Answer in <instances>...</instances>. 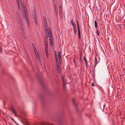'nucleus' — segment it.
Listing matches in <instances>:
<instances>
[{"mask_svg":"<svg viewBox=\"0 0 125 125\" xmlns=\"http://www.w3.org/2000/svg\"><path fill=\"white\" fill-rule=\"evenodd\" d=\"M83 59L85 61V65L86 67H88V66H87L88 62L87 60L86 59L85 56H84Z\"/></svg>","mask_w":125,"mask_h":125,"instance_id":"nucleus-10","label":"nucleus"},{"mask_svg":"<svg viewBox=\"0 0 125 125\" xmlns=\"http://www.w3.org/2000/svg\"><path fill=\"white\" fill-rule=\"evenodd\" d=\"M62 10H60V12L59 13L60 15V16H61L62 15Z\"/></svg>","mask_w":125,"mask_h":125,"instance_id":"nucleus-24","label":"nucleus"},{"mask_svg":"<svg viewBox=\"0 0 125 125\" xmlns=\"http://www.w3.org/2000/svg\"><path fill=\"white\" fill-rule=\"evenodd\" d=\"M23 16H24V13H23Z\"/></svg>","mask_w":125,"mask_h":125,"instance_id":"nucleus-40","label":"nucleus"},{"mask_svg":"<svg viewBox=\"0 0 125 125\" xmlns=\"http://www.w3.org/2000/svg\"><path fill=\"white\" fill-rule=\"evenodd\" d=\"M62 82L63 83V85H64L63 88H64L65 87L64 85H66V83H65L64 79L63 78H63H62Z\"/></svg>","mask_w":125,"mask_h":125,"instance_id":"nucleus-14","label":"nucleus"},{"mask_svg":"<svg viewBox=\"0 0 125 125\" xmlns=\"http://www.w3.org/2000/svg\"><path fill=\"white\" fill-rule=\"evenodd\" d=\"M11 109L12 111L13 112L15 115L16 116V113H15V111L13 109V108H11Z\"/></svg>","mask_w":125,"mask_h":125,"instance_id":"nucleus-21","label":"nucleus"},{"mask_svg":"<svg viewBox=\"0 0 125 125\" xmlns=\"http://www.w3.org/2000/svg\"><path fill=\"white\" fill-rule=\"evenodd\" d=\"M35 22H36V24H37V20L36 19H35Z\"/></svg>","mask_w":125,"mask_h":125,"instance_id":"nucleus-34","label":"nucleus"},{"mask_svg":"<svg viewBox=\"0 0 125 125\" xmlns=\"http://www.w3.org/2000/svg\"><path fill=\"white\" fill-rule=\"evenodd\" d=\"M73 20H71L70 22H71V25L73 26V28H74V27H75L74 24L73 23Z\"/></svg>","mask_w":125,"mask_h":125,"instance_id":"nucleus-13","label":"nucleus"},{"mask_svg":"<svg viewBox=\"0 0 125 125\" xmlns=\"http://www.w3.org/2000/svg\"><path fill=\"white\" fill-rule=\"evenodd\" d=\"M58 56L59 63L61 64L62 62V59L61 56V53L60 52H58Z\"/></svg>","mask_w":125,"mask_h":125,"instance_id":"nucleus-5","label":"nucleus"},{"mask_svg":"<svg viewBox=\"0 0 125 125\" xmlns=\"http://www.w3.org/2000/svg\"><path fill=\"white\" fill-rule=\"evenodd\" d=\"M59 8L60 10H62L61 6H60L59 7Z\"/></svg>","mask_w":125,"mask_h":125,"instance_id":"nucleus-26","label":"nucleus"},{"mask_svg":"<svg viewBox=\"0 0 125 125\" xmlns=\"http://www.w3.org/2000/svg\"><path fill=\"white\" fill-rule=\"evenodd\" d=\"M53 0L54 1L55 0Z\"/></svg>","mask_w":125,"mask_h":125,"instance_id":"nucleus-41","label":"nucleus"},{"mask_svg":"<svg viewBox=\"0 0 125 125\" xmlns=\"http://www.w3.org/2000/svg\"><path fill=\"white\" fill-rule=\"evenodd\" d=\"M48 48H45V52L46 54V56L47 58L48 57Z\"/></svg>","mask_w":125,"mask_h":125,"instance_id":"nucleus-8","label":"nucleus"},{"mask_svg":"<svg viewBox=\"0 0 125 125\" xmlns=\"http://www.w3.org/2000/svg\"><path fill=\"white\" fill-rule=\"evenodd\" d=\"M73 61H74V63L75 64V65L76 66V61H75V59H73Z\"/></svg>","mask_w":125,"mask_h":125,"instance_id":"nucleus-25","label":"nucleus"},{"mask_svg":"<svg viewBox=\"0 0 125 125\" xmlns=\"http://www.w3.org/2000/svg\"><path fill=\"white\" fill-rule=\"evenodd\" d=\"M43 22L44 23V27L45 29V33H49L51 31L50 27V22H49V25L47 24V21L46 18L45 17L43 16Z\"/></svg>","mask_w":125,"mask_h":125,"instance_id":"nucleus-1","label":"nucleus"},{"mask_svg":"<svg viewBox=\"0 0 125 125\" xmlns=\"http://www.w3.org/2000/svg\"><path fill=\"white\" fill-rule=\"evenodd\" d=\"M23 6L24 7V12L25 13V18L27 20V26L29 28V27H30V23H29V20H28V13L27 12V11L26 9V7L25 6H24V5H23Z\"/></svg>","mask_w":125,"mask_h":125,"instance_id":"nucleus-2","label":"nucleus"},{"mask_svg":"<svg viewBox=\"0 0 125 125\" xmlns=\"http://www.w3.org/2000/svg\"><path fill=\"white\" fill-rule=\"evenodd\" d=\"M56 66L57 68L59 67V64H56Z\"/></svg>","mask_w":125,"mask_h":125,"instance_id":"nucleus-27","label":"nucleus"},{"mask_svg":"<svg viewBox=\"0 0 125 125\" xmlns=\"http://www.w3.org/2000/svg\"><path fill=\"white\" fill-rule=\"evenodd\" d=\"M11 120H12L13 121V120H14V119H13V118H11Z\"/></svg>","mask_w":125,"mask_h":125,"instance_id":"nucleus-36","label":"nucleus"},{"mask_svg":"<svg viewBox=\"0 0 125 125\" xmlns=\"http://www.w3.org/2000/svg\"><path fill=\"white\" fill-rule=\"evenodd\" d=\"M81 58H80V61H81Z\"/></svg>","mask_w":125,"mask_h":125,"instance_id":"nucleus-37","label":"nucleus"},{"mask_svg":"<svg viewBox=\"0 0 125 125\" xmlns=\"http://www.w3.org/2000/svg\"><path fill=\"white\" fill-rule=\"evenodd\" d=\"M56 64H59L58 61H56Z\"/></svg>","mask_w":125,"mask_h":125,"instance_id":"nucleus-32","label":"nucleus"},{"mask_svg":"<svg viewBox=\"0 0 125 125\" xmlns=\"http://www.w3.org/2000/svg\"><path fill=\"white\" fill-rule=\"evenodd\" d=\"M18 21V23L19 24V25L20 27H21L23 26L22 25V24L21 20H19Z\"/></svg>","mask_w":125,"mask_h":125,"instance_id":"nucleus-12","label":"nucleus"},{"mask_svg":"<svg viewBox=\"0 0 125 125\" xmlns=\"http://www.w3.org/2000/svg\"><path fill=\"white\" fill-rule=\"evenodd\" d=\"M18 4V8L19 10H20L21 7H23L22 4L21 3H20L19 0H16Z\"/></svg>","mask_w":125,"mask_h":125,"instance_id":"nucleus-6","label":"nucleus"},{"mask_svg":"<svg viewBox=\"0 0 125 125\" xmlns=\"http://www.w3.org/2000/svg\"><path fill=\"white\" fill-rule=\"evenodd\" d=\"M20 27L21 29V31L22 32H23L24 33V29H23V26H22ZM22 36L24 39H25V37L24 35V33H23V34H22Z\"/></svg>","mask_w":125,"mask_h":125,"instance_id":"nucleus-9","label":"nucleus"},{"mask_svg":"<svg viewBox=\"0 0 125 125\" xmlns=\"http://www.w3.org/2000/svg\"><path fill=\"white\" fill-rule=\"evenodd\" d=\"M94 62H95V64H94V67L95 68L97 65V60L96 57H95V58Z\"/></svg>","mask_w":125,"mask_h":125,"instance_id":"nucleus-11","label":"nucleus"},{"mask_svg":"<svg viewBox=\"0 0 125 125\" xmlns=\"http://www.w3.org/2000/svg\"><path fill=\"white\" fill-rule=\"evenodd\" d=\"M35 52V54H36V52Z\"/></svg>","mask_w":125,"mask_h":125,"instance_id":"nucleus-39","label":"nucleus"},{"mask_svg":"<svg viewBox=\"0 0 125 125\" xmlns=\"http://www.w3.org/2000/svg\"><path fill=\"white\" fill-rule=\"evenodd\" d=\"M13 121H14V122L15 123H16V122H15V120H13Z\"/></svg>","mask_w":125,"mask_h":125,"instance_id":"nucleus-35","label":"nucleus"},{"mask_svg":"<svg viewBox=\"0 0 125 125\" xmlns=\"http://www.w3.org/2000/svg\"><path fill=\"white\" fill-rule=\"evenodd\" d=\"M55 58L58 57L57 56V54L56 53H55Z\"/></svg>","mask_w":125,"mask_h":125,"instance_id":"nucleus-28","label":"nucleus"},{"mask_svg":"<svg viewBox=\"0 0 125 125\" xmlns=\"http://www.w3.org/2000/svg\"><path fill=\"white\" fill-rule=\"evenodd\" d=\"M55 13L56 14H58V11H57V10H56Z\"/></svg>","mask_w":125,"mask_h":125,"instance_id":"nucleus-29","label":"nucleus"},{"mask_svg":"<svg viewBox=\"0 0 125 125\" xmlns=\"http://www.w3.org/2000/svg\"><path fill=\"white\" fill-rule=\"evenodd\" d=\"M50 34V42L51 46L52 47L53 46V39L52 32L51 31L49 33Z\"/></svg>","mask_w":125,"mask_h":125,"instance_id":"nucleus-4","label":"nucleus"},{"mask_svg":"<svg viewBox=\"0 0 125 125\" xmlns=\"http://www.w3.org/2000/svg\"><path fill=\"white\" fill-rule=\"evenodd\" d=\"M76 22H77V26L78 31H80L79 25V24L78 23V21L77 20H76Z\"/></svg>","mask_w":125,"mask_h":125,"instance_id":"nucleus-17","label":"nucleus"},{"mask_svg":"<svg viewBox=\"0 0 125 125\" xmlns=\"http://www.w3.org/2000/svg\"><path fill=\"white\" fill-rule=\"evenodd\" d=\"M55 59H56V61H58V57H57V58H55Z\"/></svg>","mask_w":125,"mask_h":125,"instance_id":"nucleus-33","label":"nucleus"},{"mask_svg":"<svg viewBox=\"0 0 125 125\" xmlns=\"http://www.w3.org/2000/svg\"><path fill=\"white\" fill-rule=\"evenodd\" d=\"M78 35L79 36V39H80L81 38V36H80V31H78Z\"/></svg>","mask_w":125,"mask_h":125,"instance_id":"nucleus-20","label":"nucleus"},{"mask_svg":"<svg viewBox=\"0 0 125 125\" xmlns=\"http://www.w3.org/2000/svg\"><path fill=\"white\" fill-rule=\"evenodd\" d=\"M73 31L74 33H75V34L76 35L77 33V31H76V27H74V28Z\"/></svg>","mask_w":125,"mask_h":125,"instance_id":"nucleus-19","label":"nucleus"},{"mask_svg":"<svg viewBox=\"0 0 125 125\" xmlns=\"http://www.w3.org/2000/svg\"><path fill=\"white\" fill-rule=\"evenodd\" d=\"M75 98H73L72 99V101L73 103V105L75 106V108L76 109H77V104H76V102L75 101Z\"/></svg>","mask_w":125,"mask_h":125,"instance_id":"nucleus-7","label":"nucleus"},{"mask_svg":"<svg viewBox=\"0 0 125 125\" xmlns=\"http://www.w3.org/2000/svg\"><path fill=\"white\" fill-rule=\"evenodd\" d=\"M91 86H94V84L93 83H92L91 84Z\"/></svg>","mask_w":125,"mask_h":125,"instance_id":"nucleus-30","label":"nucleus"},{"mask_svg":"<svg viewBox=\"0 0 125 125\" xmlns=\"http://www.w3.org/2000/svg\"><path fill=\"white\" fill-rule=\"evenodd\" d=\"M97 10L99 12H100V10H101V8H100V7H99L98 9L97 8Z\"/></svg>","mask_w":125,"mask_h":125,"instance_id":"nucleus-22","label":"nucleus"},{"mask_svg":"<svg viewBox=\"0 0 125 125\" xmlns=\"http://www.w3.org/2000/svg\"><path fill=\"white\" fill-rule=\"evenodd\" d=\"M40 83H42V81L40 80Z\"/></svg>","mask_w":125,"mask_h":125,"instance_id":"nucleus-31","label":"nucleus"},{"mask_svg":"<svg viewBox=\"0 0 125 125\" xmlns=\"http://www.w3.org/2000/svg\"><path fill=\"white\" fill-rule=\"evenodd\" d=\"M96 33L98 36H99L100 34V31H98L97 29L96 30Z\"/></svg>","mask_w":125,"mask_h":125,"instance_id":"nucleus-16","label":"nucleus"},{"mask_svg":"<svg viewBox=\"0 0 125 125\" xmlns=\"http://www.w3.org/2000/svg\"><path fill=\"white\" fill-rule=\"evenodd\" d=\"M17 20H18V21L21 20L20 17V16L19 15V14H17Z\"/></svg>","mask_w":125,"mask_h":125,"instance_id":"nucleus-15","label":"nucleus"},{"mask_svg":"<svg viewBox=\"0 0 125 125\" xmlns=\"http://www.w3.org/2000/svg\"><path fill=\"white\" fill-rule=\"evenodd\" d=\"M94 26L95 27L97 28V23L96 22V21L95 20L94 21Z\"/></svg>","mask_w":125,"mask_h":125,"instance_id":"nucleus-18","label":"nucleus"},{"mask_svg":"<svg viewBox=\"0 0 125 125\" xmlns=\"http://www.w3.org/2000/svg\"><path fill=\"white\" fill-rule=\"evenodd\" d=\"M46 33V36L45 37V48H48V37H49V33Z\"/></svg>","mask_w":125,"mask_h":125,"instance_id":"nucleus-3","label":"nucleus"},{"mask_svg":"<svg viewBox=\"0 0 125 125\" xmlns=\"http://www.w3.org/2000/svg\"><path fill=\"white\" fill-rule=\"evenodd\" d=\"M25 125H29L28 124H25Z\"/></svg>","mask_w":125,"mask_h":125,"instance_id":"nucleus-38","label":"nucleus"},{"mask_svg":"<svg viewBox=\"0 0 125 125\" xmlns=\"http://www.w3.org/2000/svg\"><path fill=\"white\" fill-rule=\"evenodd\" d=\"M57 68V71H58V72L59 73L60 72V67H58V68Z\"/></svg>","mask_w":125,"mask_h":125,"instance_id":"nucleus-23","label":"nucleus"}]
</instances>
